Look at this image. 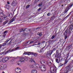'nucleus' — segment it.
Wrapping results in <instances>:
<instances>
[{
  "mask_svg": "<svg viewBox=\"0 0 73 73\" xmlns=\"http://www.w3.org/2000/svg\"><path fill=\"white\" fill-rule=\"evenodd\" d=\"M16 0H13L11 3V4L13 7H16L17 5V3L16 2Z\"/></svg>",
  "mask_w": 73,
  "mask_h": 73,
  "instance_id": "423d86ee",
  "label": "nucleus"
},
{
  "mask_svg": "<svg viewBox=\"0 0 73 73\" xmlns=\"http://www.w3.org/2000/svg\"><path fill=\"white\" fill-rule=\"evenodd\" d=\"M54 67H52L50 68L51 71H48V73H56V71L55 70V69H54Z\"/></svg>",
  "mask_w": 73,
  "mask_h": 73,
  "instance_id": "f03ea898",
  "label": "nucleus"
},
{
  "mask_svg": "<svg viewBox=\"0 0 73 73\" xmlns=\"http://www.w3.org/2000/svg\"><path fill=\"white\" fill-rule=\"evenodd\" d=\"M29 7H30V5H28L26 7V9H28V8H29Z\"/></svg>",
  "mask_w": 73,
  "mask_h": 73,
  "instance_id": "58836bf2",
  "label": "nucleus"
},
{
  "mask_svg": "<svg viewBox=\"0 0 73 73\" xmlns=\"http://www.w3.org/2000/svg\"><path fill=\"white\" fill-rule=\"evenodd\" d=\"M21 72V69L19 68H17L15 69V73H20Z\"/></svg>",
  "mask_w": 73,
  "mask_h": 73,
  "instance_id": "1a4fd4ad",
  "label": "nucleus"
},
{
  "mask_svg": "<svg viewBox=\"0 0 73 73\" xmlns=\"http://www.w3.org/2000/svg\"><path fill=\"white\" fill-rule=\"evenodd\" d=\"M35 29H36V30H38V29H40V28L38 27V28H36Z\"/></svg>",
  "mask_w": 73,
  "mask_h": 73,
  "instance_id": "4d7b16f0",
  "label": "nucleus"
},
{
  "mask_svg": "<svg viewBox=\"0 0 73 73\" xmlns=\"http://www.w3.org/2000/svg\"><path fill=\"white\" fill-rule=\"evenodd\" d=\"M71 13H72V12H70V13L69 14H68V15H67L66 17H65L64 18V19H65L67 18V17H69V16H70V15H71Z\"/></svg>",
  "mask_w": 73,
  "mask_h": 73,
  "instance_id": "c756f323",
  "label": "nucleus"
},
{
  "mask_svg": "<svg viewBox=\"0 0 73 73\" xmlns=\"http://www.w3.org/2000/svg\"><path fill=\"white\" fill-rule=\"evenodd\" d=\"M35 68L36 69H38V68H40V66H39V64H36L35 65Z\"/></svg>",
  "mask_w": 73,
  "mask_h": 73,
  "instance_id": "4be33fe9",
  "label": "nucleus"
},
{
  "mask_svg": "<svg viewBox=\"0 0 73 73\" xmlns=\"http://www.w3.org/2000/svg\"><path fill=\"white\" fill-rule=\"evenodd\" d=\"M23 54H27V55H31V54H32L34 56H35V57H36L37 56V53H35L34 52H24Z\"/></svg>",
  "mask_w": 73,
  "mask_h": 73,
  "instance_id": "f257e3e1",
  "label": "nucleus"
},
{
  "mask_svg": "<svg viewBox=\"0 0 73 73\" xmlns=\"http://www.w3.org/2000/svg\"><path fill=\"white\" fill-rule=\"evenodd\" d=\"M21 61L20 60L19 61H18V65H21Z\"/></svg>",
  "mask_w": 73,
  "mask_h": 73,
  "instance_id": "393cba45",
  "label": "nucleus"
},
{
  "mask_svg": "<svg viewBox=\"0 0 73 73\" xmlns=\"http://www.w3.org/2000/svg\"><path fill=\"white\" fill-rule=\"evenodd\" d=\"M45 41H43L41 42L42 44H43L44 43H45Z\"/></svg>",
  "mask_w": 73,
  "mask_h": 73,
  "instance_id": "e2e57ef3",
  "label": "nucleus"
},
{
  "mask_svg": "<svg viewBox=\"0 0 73 73\" xmlns=\"http://www.w3.org/2000/svg\"><path fill=\"white\" fill-rule=\"evenodd\" d=\"M68 29H67L66 30L64 34V36H66L68 35Z\"/></svg>",
  "mask_w": 73,
  "mask_h": 73,
  "instance_id": "ddd939ff",
  "label": "nucleus"
},
{
  "mask_svg": "<svg viewBox=\"0 0 73 73\" xmlns=\"http://www.w3.org/2000/svg\"><path fill=\"white\" fill-rule=\"evenodd\" d=\"M11 44H12V40L8 44V45H10Z\"/></svg>",
  "mask_w": 73,
  "mask_h": 73,
  "instance_id": "49530a36",
  "label": "nucleus"
},
{
  "mask_svg": "<svg viewBox=\"0 0 73 73\" xmlns=\"http://www.w3.org/2000/svg\"><path fill=\"white\" fill-rule=\"evenodd\" d=\"M1 61H2L3 62H5V58H3L1 60Z\"/></svg>",
  "mask_w": 73,
  "mask_h": 73,
  "instance_id": "c9c22d12",
  "label": "nucleus"
},
{
  "mask_svg": "<svg viewBox=\"0 0 73 73\" xmlns=\"http://www.w3.org/2000/svg\"><path fill=\"white\" fill-rule=\"evenodd\" d=\"M19 48H20V47H17L15 48V49H19Z\"/></svg>",
  "mask_w": 73,
  "mask_h": 73,
  "instance_id": "13d9d810",
  "label": "nucleus"
},
{
  "mask_svg": "<svg viewBox=\"0 0 73 73\" xmlns=\"http://www.w3.org/2000/svg\"><path fill=\"white\" fill-rule=\"evenodd\" d=\"M13 19H11L10 20V21L11 22V23H13Z\"/></svg>",
  "mask_w": 73,
  "mask_h": 73,
  "instance_id": "6e6d98bb",
  "label": "nucleus"
},
{
  "mask_svg": "<svg viewBox=\"0 0 73 73\" xmlns=\"http://www.w3.org/2000/svg\"><path fill=\"white\" fill-rule=\"evenodd\" d=\"M31 73H37V71L35 69L31 71Z\"/></svg>",
  "mask_w": 73,
  "mask_h": 73,
  "instance_id": "5701e85b",
  "label": "nucleus"
},
{
  "mask_svg": "<svg viewBox=\"0 0 73 73\" xmlns=\"http://www.w3.org/2000/svg\"><path fill=\"white\" fill-rule=\"evenodd\" d=\"M64 14H61L60 16L62 17V18H64V17H65V16H64Z\"/></svg>",
  "mask_w": 73,
  "mask_h": 73,
  "instance_id": "ea45409f",
  "label": "nucleus"
},
{
  "mask_svg": "<svg viewBox=\"0 0 73 73\" xmlns=\"http://www.w3.org/2000/svg\"><path fill=\"white\" fill-rule=\"evenodd\" d=\"M41 9V8H39L38 9V11H40V10Z\"/></svg>",
  "mask_w": 73,
  "mask_h": 73,
  "instance_id": "774afa93",
  "label": "nucleus"
},
{
  "mask_svg": "<svg viewBox=\"0 0 73 73\" xmlns=\"http://www.w3.org/2000/svg\"><path fill=\"white\" fill-rule=\"evenodd\" d=\"M55 60L56 62L57 63H59V61H58V59H55Z\"/></svg>",
  "mask_w": 73,
  "mask_h": 73,
  "instance_id": "4c0bfd02",
  "label": "nucleus"
},
{
  "mask_svg": "<svg viewBox=\"0 0 73 73\" xmlns=\"http://www.w3.org/2000/svg\"><path fill=\"white\" fill-rule=\"evenodd\" d=\"M64 2V1L63 0H61L59 2V4H63Z\"/></svg>",
  "mask_w": 73,
  "mask_h": 73,
  "instance_id": "a878e982",
  "label": "nucleus"
},
{
  "mask_svg": "<svg viewBox=\"0 0 73 73\" xmlns=\"http://www.w3.org/2000/svg\"><path fill=\"white\" fill-rule=\"evenodd\" d=\"M34 62V63H35V61L33 59H32L31 60V62Z\"/></svg>",
  "mask_w": 73,
  "mask_h": 73,
  "instance_id": "a19ab883",
  "label": "nucleus"
},
{
  "mask_svg": "<svg viewBox=\"0 0 73 73\" xmlns=\"http://www.w3.org/2000/svg\"><path fill=\"white\" fill-rule=\"evenodd\" d=\"M70 71V68L68 66L66 67L64 70V73H68Z\"/></svg>",
  "mask_w": 73,
  "mask_h": 73,
  "instance_id": "7ed1b4c3",
  "label": "nucleus"
},
{
  "mask_svg": "<svg viewBox=\"0 0 73 73\" xmlns=\"http://www.w3.org/2000/svg\"><path fill=\"white\" fill-rule=\"evenodd\" d=\"M8 16H6L5 17H4V19L5 20H6L7 21L3 22V25H5V24H7V23L8 22V20L9 18H8Z\"/></svg>",
  "mask_w": 73,
  "mask_h": 73,
  "instance_id": "0eeeda50",
  "label": "nucleus"
},
{
  "mask_svg": "<svg viewBox=\"0 0 73 73\" xmlns=\"http://www.w3.org/2000/svg\"><path fill=\"white\" fill-rule=\"evenodd\" d=\"M42 5V3H40L39 4V6H40H40H41Z\"/></svg>",
  "mask_w": 73,
  "mask_h": 73,
  "instance_id": "052dcab7",
  "label": "nucleus"
},
{
  "mask_svg": "<svg viewBox=\"0 0 73 73\" xmlns=\"http://www.w3.org/2000/svg\"><path fill=\"white\" fill-rule=\"evenodd\" d=\"M0 69L1 70H4V69H5V67L4 66L2 65H1L0 66Z\"/></svg>",
  "mask_w": 73,
  "mask_h": 73,
  "instance_id": "dca6fc26",
  "label": "nucleus"
},
{
  "mask_svg": "<svg viewBox=\"0 0 73 73\" xmlns=\"http://www.w3.org/2000/svg\"><path fill=\"white\" fill-rule=\"evenodd\" d=\"M20 32H23V30L22 29H21L20 31Z\"/></svg>",
  "mask_w": 73,
  "mask_h": 73,
  "instance_id": "864d4df0",
  "label": "nucleus"
},
{
  "mask_svg": "<svg viewBox=\"0 0 73 73\" xmlns=\"http://www.w3.org/2000/svg\"><path fill=\"white\" fill-rule=\"evenodd\" d=\"M7 35V34H4V35H3V37H5V36H6V35Z\"/></svg>",
  "mask_w": 73,
  "mask_h": 73,
  "instance_id": "3c124183",
  "label": "nucleus"
},
{
  "mask_svg": "<svg viewBox=\"0 0 73 73\" xmlns=\"http://www.w3.org/2000/svg\"><path fill=\"white\" fill-rule=\"evenodd\" d=\"M6 44H7V42H5L3 44H2L1 45L2 46H5V45H6Z\"/></svg>",
  "mask_w": 73,
  "mask_h": 73,
  "instance_id": "7c9ffc66",
  "label": "nucleus"
},
{
  "mask_svg": "<svg viewBox=\"0 0 73 73\" xmlns=\"http://www.w3.org/2000/svg\"><path fill=\"white\" fill-rule=\"evenodd\" d=\"M2 22V20H1V19L0 18V24Z\"/></svg>",
  "mask_w": 73,
  "mask_h": 73,
  "instance_id": "680f3d73",
  "label": "nucleus"
},
{
  "mask_svg": "<svg viewBox=\"0 0 73 73\" xmlns=\"http://www.w3.org/2000/svg\"><path fill=\"white\" fill-rule=\"evenodd\" d=\"M9 57H6L5 58V62H7V61H8V60H9Z\"/></svg>",
  "mask_w": 73,
  "mask_h": 73,
  "instance_id": "aec40b11",
  "label": "nucleus"
},
{
  "mask_svg": "<svg viewBox=\"0 0 73 73\" xmlns=\"http://www.w3.org/2000/svg\"><path fill=\"white\" fill-rule=\"evenodd\" d=\"M60 57V55L59 54H56L55 56L54 57L55 58H59Z\"/></svg>",
  "mask_w": 73,
  "mask_h": 73,
  "instance_id": "f8f14e48",
  "label": "nucleus"
},
{
  "mask_svg": "<svg viewBox=\"0 0 73 73\" xmlns=\"http://www.w3.org/2000/svg\"><path fill=\"white\" fill-rule=\"evenodd\" d=\"M54 37H55V36L54 35H52V37H51V39H53L54 38Z\"/></svg>",
  "mask_w": 73,
  "mask_h": 73,
  "instance_id": "79ce46f5",
  "label": "nucleus"
},
{
  "mask_svg": "<svg viewBox=\"0 0 73 73\" xmlns=\"http://www.w3.org/2000/svg\"><path fill=\"white\" fill-rule=\"evenodd\" d=\"M7 54V52H5V51L1 53V55H2V54Z\"/></svg>",
  "mask_w": 73,
  "mask_h": 73,
  "instance_id": "2f4dec72",
  "label": "nucleus"
},
{
  "mask_svg": "<svg viewBox=\"0 0 73 73\" xmlns=\"http://www.w3.org/2000/svg\"><path fill=\"white\" fill-rule=\"evenodd\" d=\"M40 61L41 64H42V65H44L45 64V61L43 60L42 59H41Z\"/></svg>",
  "mask_w": 73,
  "mask_h": 73,
  "instance_id": "6ab92c4d",
  "label": "nucleus"
},
{
  "mask_svg": "<svg viewBox=\"0 0 73 73\" xmlns=\"http://www.w3.org/2000/svg\"><path fill=\"white\" fill-rule=\"evenodd\" d=\"M4 16V14L3 13H0V17H3V16Z\"/></svg>",
  "mask_w": 73,
  "mask_h": 73,
  "instance_id": "b1692460",
  "label": "nucleus"
},
{
  "mask_svg": "<svg viewBox=\"0 0 73 73\" xmlns=\"http://www.w3.org/2000/svg\"><path fill=\"white\" fill-rule=\"evenodd\" d=\"M50 13H48L47 14V16H50Z\"/></svg>",
  "mask_w": 73,
  "mask_h": 73,
  "instance_id": "603ef678",
  "label": "nucleus"
},
{
  "mask_svg": "<svg viewBox=\"0 0 73 73\" xmlns=\"http://www.w3.org/2000/svg\"><path fill=\"white\" fill-rule=\"evenodd\" d=\"M40 68L41 71L44 72V71H45L46 70V66H45L41 65L40 66Z\"/></svg>",
  "mask_w": 73,
  "mask_h": 73,
  "instance_id": "20e7f679",
  "label": "nucleus"
},
{
  "mask_svg": "<svg viewBox=\"0 0 73 73\" xmlns=\"http://www.w3.org/2000/svg\"><path fill=\"white\" fill-rule=\"evenodd\" d=\"M3 11H2L1 9H0V13H3Z\"/></svg>",
  "mask_w": 73,
  "mask_h": 73,
  "instance_id": "5fc2aeb1",
  "label": "nucleus"
},
{
  "mask_svg": "<svg viewBox=\"0 0 73 73\" xmlns=\"http://www.w3.org/2000/svg\"><path fill=\"white\" fill-rule=\"evenodd\" d=\"M73 29V23L70 26V27L69 29V32L68 33V34H70V32L72 31V30Z\"/></svg>",
  "mask_w": 73,
  "mask_h": 73,
  "instance_id": "6e6552de",
  "label": "nucleus"
},
{
  "mask_svg": "<svg viewBox=\"0 0 73 73\" xmlns=\"http://www.w3.org/2000/svg\"><path fill=\"white\" fill-rule=\"evenodd\" d=\"M19 60L20 61L22 62H25V58L23 57H19Z\"/></svg>",
  "mask_w": 73,
  "mask_h": 73,
  "instance_id": "9d476101",
  "label": "nucleus"
},
{
  "mask_svg": "<svg viewBox=\"0 0 73 73\" xmlns=\"http://www.w3.org/2000/svg\"><path fill=\"white\" fill-rule=\"evenodd\" d=\"M68 38V36H64V38L65 40H66V38Z\"/></svg>",
  "mask_w": 73,
  "mask_h": 73,
  "instance_id": "a18cd8bd",
  "label": "nucleus"
},
{
  "mask_svg": "<svg viewBox=\"0 0 73 73\" xmlns=\"http://www.w3.org/2000/svg\"><path fill=\"white\" fill-rule=\"evenodd\" d=\"M26 29H22L23 30V31L24 32V31H25V30H26Z\"/></svg>",
  "mask_w": 73,
  "mask_h": 73,
  "instance_id": "bf43d9fd",
  "label": "nucleus"
},
{
  "mask_svg": "<svg viewBox=\"0 0 73 73\" xmlns=\"http://www.w3.org/2000/svg\"><path fill=\"white\" fill-rule=\"evenodd\" d=\"M17 15V14L15 16H14V17H13V18L12 19L14 21H15V19H16V17Z\"/></svg>",
  "mask_w": 73,
  "mask_h": 73,
  "instance_id": "c85d7f7f",
  "label": "nucleus"
},
{
  "mask_svg": "<svg viewBox=\"0 0 73 73\" xmlns=\"http://www.w3.org/2000/svg\"><path fill=\"white\" fill-rule=\"evenodd\" d=\"M7 15L10 18H12L13 17V15L12 13H10L8 12L7 13Z\"/></svg>",
  "mask_w": 73,
  "mask_h": 73,
  "instance_id": "9b49d317",
  "label": "nucleus"
},
{
  "mask_svg": "<svg viewBox=\"0 0 73 73\" xmlns=\"http://www.w3.org/2000/svg\"><path fill=\"white\" fill-rule=\"evenodd\" d=\"M7 33H8V31H5L4 32V34H7Z\"/></svg>",
  "mask_w": 73,
  "mask_h": 73,
  "instance_id": "c03bdc74",
  "label": "nucleus"
},
{
  "mask_svg": "<svg viewBox=\"0 0 73 73\" xmlns=\"http://www.w3.org/2000/svg\"><path fill=\"white\" fill-rule=\"evenodd\" d=\"M47 63L48 64V65L49 66H51L52 65V63H51V62L49 60H48L47 61Z\"/></svg>",
  "mask_w": 73,
  "mask_h": 73,
  "instance_id": "f3484780",
  "label": "nucleus"
},
{
  "mask_svg": "<svg viewBox=\"0 0 73 73\" xmlns=\"http://www.w3.org/2000/svg\"><path fill=\"white\" fill-rule=\"evenodd\" d=\"M34 42V41H31L30 42V43L29 44H33V43Z\"/></svg>",
  "mask_w": 73,
  "mask_h": 73,
  "instance_id": "09e8293b",
  "label": "nucleus"
},
{
  "mask_svg": "<svg viewBox=\"0 0 73 73\" xmlns=\"http://www.w3.org/2000/svg\"><path fill=\"white\" fill-rule=\"evenodd\" d=\"M37 35H38L39 37H41V36H42V32H38L37 33Z\"/></svg>",
  "mask_w": 73,
  "mask_h": 73,
  "instance_id": "2eb2a0df",
  "label": "nucleus"
},
{
  "mask_svg": "<svg viewBox=\"0 0 73 73\" xmlns=\"http://www.w3.org/2000/svg\"><path fill=\"white\" fill-rule=\"evenodd\" d=\"M11 23H12V22H11V21H10L9 22L8 24H11Z\"/></svg>",
  "mask_w": 73,
  "mask_h": 73,
  "instance_id": "69168bd1",
  "label": "nucleus"
},
{
  "mask_svg": "<svg viewBox=\"0 0 73 73\" xmlns=\"http://www.w3.org/2000/svg\"><path fill=\"white\" fill-rule=\"evenodd\" d=\"M7 4H10V3H9V2L8 1L7 2Z\"/></svg>",
  "mask_w": 73,
  "mask_h": 73,
  "instance_id": "338daca9",
  "label": "nucleus"
},
{
  "mask_svg": "<svg viewBox=\"0 0 73 73\" xmlns=\"http://www.w3.org/2000/svg\"><path fill=\"white\" fill-rule=\"evenodd\" d=\"M32 68H35V65L34 64H33L31 65Z\"/></svg>",
  "mask_w": 73,
  "mask_h": 73,
  "instance_id": "f704fd0d",
  "label": "nucleus"
},
{
  "mask_svg": "<svg viewBox=\"0 0 73 73\" xmlns=\"http://www.w3.org/2000/svg\"><path fill=\"white\" fill-rule=\"evenodd\" d=\"M71 47H70V48H72V44H71V45H69V46H68V48H69V47H70V46H71Z\"/></svg>",
  "mask_w": 73,
  "mask_h": 73,
  "instance_id": "8fccbe9b",
  "label": "nucleus"
},
{
  "mask_svg": "<svg viewBox=\"0 0 73 73\" xmlns=\"http://www.w3.org/2000/svg\"><path fill=\"white\" fill-rule=\"evenodd\" d=\"M25 61H27L28 60V58H29L28 57H25Z\"/></svg>",
  "mask_w": 73,
  "mask_h": 73,
  "instance_id": "e433bc0d",
  "label": "nucleus"
},
{
  "mask_svg": "<svg viewBox=\"0 0 73 73\" xmlns=\"http://www.w3.org/2000/svg\"><path fill=\"white\" fill-rule=\"evenodd\" d=\"M54 16H52V17H51V20H52V19H54Z\"/></svg>",
  "mask_w": 73,
  "mask_h": 73,
  "instance_id": "0e129e2a",
  "label": "nucleus"
},
{
  "mask_svg": "<svg viewBox=\"0 0 73 73\" xmlns=\"http://www.w3.org/2000/svg\"><path fill=\"white\" fill-rule=\"evenodd\" d=\"M45 46H44V47H43L40 50V52L41 53H42V51L43 50H44V48H45Z\"/></svg>",
  "mask_w": 73,
  "mask_h": 73,
  "instance_id": "cd10ccee",
  "label": "nucleus"
},
{
  "mask_svg": "<svg viewBox=\"0 0 73 73\" xmlns=\"http://www.w3.org/2000/svg\"><path fill=\"white\" fill-rule=\"evenodd\" d=\"M5 8L8 9L10 8L9 5H6L5 6Z\"/></svg>",
  "mask_w": 73,
  "mask_h": 73,
  "instance_id": "412c9836",
  "label": "nucleus"
},
{
  "mask_svg": "<svg viewBox=\"0 0 73 73\" xmlns=\"http://www.w3.org/2000/svg\"><path fill=\"white\" fill-rule=\"evenodd\" d=\"M68 60H66V59L64 64H66L68 63Z\"/></svg>",
  "mask_w": 73,
  "mask_h": 73,
  "instance_id": "37998d69",
  "label": "nucleus"
},
{
  "mask_svg": "<svg viewBox=\"0 0 73 73\" xmlns=\"http://www.w3.org/2000/svg\"><path fill=\"white\" fill-rule=\"evenodd\" d=\"M52 54V52L51 51H47L46 54V56L48 58H50L51 57V54Z\"/></svg>",
  "mask_w": 73,
  "mask_h": 73,
  "instance_id": "39448f33",
  "label": "nucleus"
},
{
  "mask_svg": "<svg viewBox=\"0 0 73 73\" xmlns=\"http://www.w3.org/2000/svg\"><path fill=\"white\" fill-rule=\"evenodd\" d=\"M69 10V9L67 7L66 9L64 10V11L63 13H67Z\"/></svg>",
  "mask_w": 73,
  "mask_h": 73,
  "instance_id": "4468645a",
  "label": "nucleus"
},
{
  "mask_svg": "<svg viewBox=\"0 0 73 73\" xmlns=\"http://www.w3.org/2000/svg\"><path fill=\"white\" fill-rule=\"evenodd\" d=\"M11 64H15V61L14 60H13V59H12L11 60Z\"/></svg>",
  "mask_w": 73,
  "mask_h": 73,
  "instance_id": "72a5a7b5",
  "label": "nucleus"
},
{
  "mask_svg": "<svg viewBox=\"0 0 73 73\" xmlns=\"http://www.w3.org/2000/svg\"><path fill=\"white\" fill-rule=\"evenodd\" d=\"M56 54H59V52L58 50H57L56 51Z\"/></svg>",
  "mask_w": 73,
  "mask_h": 73,
  "instance_id": "de8ad7c7",
  "label": "nucleus"
},
{
  "mask_svg": "<svg viewBox=\"0 0 73 73\" xmlns=\"http://www.w3.org/2000/svg\"><path fill=\"white\" fill-rule=\"evenodd\" d=\"M7 53H11V49H9V50H7L6 52Z\"/></svg>",
  "mask_w": 73,
  "mask_h": 73,
  "instance_id": "473e14b6",
  "label": "nucleus"
},
{
  "mask_svg": "<svg viewBox=\"0 0 73 73\" xmlns=\"http://www.w3.org/2000/svg\"><path fill=\"white\" fill-rule=\"evenodd\" d=\"M57 49V48L56 47L55 48H54L52 49V50H51V52L52 53L53 52H54L55 50H56Z\"/></svg>",
  "mask_w": 73,
  "mask_h": 73,
  "instance_id": "bb28decb",
  "label": "nucleus"
},
{
  "mask_svg": "<svg viewBox=\"0 0 73 73\" xmlns=\"http://www.w3.org/2000/svg\"><path fill=\"white\" fill-rule=\"evenodd\" d=\"M73 5V3H71L70 4V6H69L68 7H67L68 8V9H70L71 8V7H72Z\"/></svg>",
  "mask_w": 73,
  "mask_h": 73,
  "instance_id": "a211bd4d",
  "label": "nucleus"
}]
</instances>
